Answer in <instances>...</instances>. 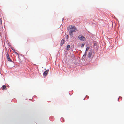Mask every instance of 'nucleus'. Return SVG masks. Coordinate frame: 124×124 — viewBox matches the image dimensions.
I'll return each instance as SVG.
<instances>
[{"label":"nucleus","mask_w":124,"mask_h":124,"mask_svg":"<svg viewBox=\"0 0 124 124\" xmlns=\"http://www.w3.org/2000/svg\"><path fill=\"white\" fill-rule=\"evenodd\" d=\"M8 60L9 61H12V60L10 59L9 56L7 57Z\"/></svg>","instance_id":"nucleus-9"},{"label":"nucleus","mask_w":124,"mask_h":124,"mask_svg":"<svg viewBox=\"0 0 124 124\" xmlns=\"http://www.w3.org/2000/svg\"><path fill=\"white\" fill-rule=\"evenodd\" d=\"M86 54L87 53L85 52L82 57V58L84 60H85V56L86 55Z\"/></svg>","instance_id":"nucleus-7"},{"label":"nucleus","mask_w":124,"mask_h":124,"mask_svg":"<svg viewBox=\"0 0 124 124\" xmlns=\"http://www.w3.org/2000/svg\"><path fill=\"white\" fill-rule=\"evenodd\" d=\"M49 71V70L48 69L47 70H46L43 73V75L46 77V76L47 74L48 73V72Z\"/></svg>","instance_id":"nucleus-4"},{"label":"nucleus","mask_w":124,"mask_h":124,"mask_svg":"<svg viewBox=\"0 0 124 124\" xmlns=\"http://www.w3.org/2000/svg\"><path fill=\"white\" fill-rule=\"evenodd\" d=\"M64 40L62 39L61 41V44L60 45L61 46H62L63 45V44L64 43Z\"/></svg>","instance_id":"nucleus-6"},{"label":"nucleus","mask_w":124,"mask_h":124,"mask_svg":"<svg viewBox=\"0 0 124 124\" xmlns=\"http://www.w3.org/2000/svg\"><path fill=\"white\" fill-rule=\"evenodd\" d=\"M89 47H87L86 48V51H87L89 50Z\"/></svg>","instance_id":"nucleus-11"},{"label":"nucleus","mask_w":124,"mask_h":124,"mask_svg":"<svg viewBox=\"0 0 124 124\" xmlns=\"http://www.w3.org/2000/svg\"><path fill=\"white\" fill-rule=\"evenodd\" d=\"M70 46L69 45H68L67 46V50H69L70 49Z\"/></svg>","instance_id":"nucleus-10"},{"label":"nucleus","mask_w":124,"mask_h":124,"mask_svg":"<svg viewBox=\"0 0 124 124\" xmlns=\"http://www.w3.org/2000/svg\"><path fill=\"white\" fill-rule=\"evenodd\" d=\"M2 89L3 90H7V88L6 87V86L5 85H4L2 86Z\"/></svg>","instance_id":"nucleus-8"},{"label":"nucleus","mask_w":124,"mask_h":124,"mask_svg":"<svg viewBox=\"0 0 124 124\" xmlns=\"http://www.w3.org/2000/svg\"><path fill=\"white\" fill-rule=\"evenodd\" d=\"M45 69V70H46V69Z\"/></svg>","instance_id":"nucleus-16"},{"label":"nucleus","mask_w":124,"mask_h":124,"mask_svg":"<svg viewBox=\"0 0 124 124\" xmlns=\"http://www.w3.org/2000/svg\"><path fill=\"white\" fill-rule=\"evenodd\" d=\"M15 52V53H16V54H18V53H17L16 52V51H15V52Z\"/></svg>","instance_id":"nucleus-14"},{"label":"nucleus","mask_w":124,"mask_h":124,"mask_svg":"<svg viewBox=\"0 0 124 124\" xmlns=\"http://www.w3.org/2000/svg\"><path fill=\"white\" fill-rule=\"evenodd\" d=\"M77 30L76 29H72L70 30L69 32V34L72 37L73 36V32H76Z\"/></svg>","instance_id":"nucleus-1"},{"label":"nucleus","mask_w":124,"mask_h":124,"mask_svg":"<svg viewBox=\"0 0 124 124\" xmlns=\"http://www.w3.org/2000/svg\"><path fill=\"white\" fill-rule=\"evenodd\" d=\"M68 37V35H67V38Z\"/></svg>","instance_id":"nucleus-15"},{"label":"nucleus","mask_w":124,"mask_h":124,"mask_svg":"<svg viewBox=\"0 0 124 124\" xmlns=\"http://www.w3.org/2000/svg\"><path fill=\"white\" fill-rule=\"evenodd\" d=\"M70 28V29H76V28L74 25H71V26H69L67 27V30H69Z\"/></svg>","instance_id":"nucleus-3"},{"label":"nucleus","mask_w":124,"mask_h":124,"mask_svg":"<svg viewBox=\"0 0 124 124\" xmlns=\"http://www.w3.org/2000/svg\"><path fill=\"white\" fill-rule=\"evenodd\" d=\"M78 38L80 40L84 41L85 40V38L84 36L82 35H79L78 37Z\"/></svg>","instance_id":"nucleus-2"},{"label":"nucleus","mask_w":124,"mask_h":124,"mask_svg":"<svg viewBox=\"0 0 124 124\" xmlns=\"http://www.w3.org/2000/svg\"><path fill=\"white\" fill-rule=\"evenodd\" d=\"M6 55L7 57L9 56V55L8 53H7V54H6Z\"/></svg>","instance_id":"nucleus-12"},{"label":"nucleus","mask_w":124,"mask_h":124,"mask_svg":"<svg viewBox=\"0 0 124 124\" xmlns=\"http://www.w3.org/2000/svg\"><path fill=\"white\" fill-rule=\"evenodd\" d=\"M84 44H82L81 45V47H83V46H84Z\"/></svg>","instance_id":"nucleus-13"},{"label":"nucleus","mask_w":124,"mask_h":124,"mask_svg":"<svg viewBox=\"0 0 124 124\" xmlns=\"http://www.w3.org/2000/svg\"><path fill=\"white\" fill-rule=\"evenodd\" d=\"M93 51L92 50H91L88 54V56L89 58L91 57L92 54V53Z\"/></svg>","instance_id":"nucleus-5"}]
</instances>
